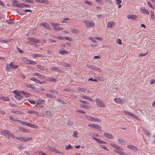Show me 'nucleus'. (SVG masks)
I'll use <instances>...</instances> for the list:
<instances>
[{
    "mask_svg": "<svg viewBox=\"0 0 155 155\" xmlns=\"http://www.w3.org/2000/svg\"><path fill=\"white\" fill-rule=\"evenodd\" d=\"M28 41L27 42L28 43H29L31 45H34L35 43H39V40L35 38L31 37H29L28 38Z\"/></svg>",
    "mask_w": 155,
    "mask_h": 155,
    "instance_id": "f257e3e1",
    "label": "nucleus"
},
{
    "mask_svg": "<svg viewBox=\"0 0 155 155\" xmlns=\"http://www.w3.org/2000/svg\"><path fill=\"white\" fill-rule=\"evenodd\" d=\"M95 101L97 106L101 107H105V105L103 101L99 99H96Z\"/></svg>",
    "mask_w": 155,
    "mask_h": 155,
    "instance_id": "f03ea898",
    "label": "nucleus"
},
{
    "mask_svg": "<svg viewBox=\"0 0 155 155\" xmlns=\"http://www.w3.org/2000/svg\"><path fill=\"white\" fill-rule=\"evenodd\" d=\"M16 139L18 140L23 142L28 141L32 139L31 138L25 137H17Z\"/></svg>",
    "mask_w": 155,
    "mask_h": 155,
    "instance_id": "7ed1b4c3",
    "label": "nucleus"
},
{
    "mask_svg": "<svg viewBox=\"0 0 155 155\" xmlns=\"http://www.w3.org/2000/svg\"><path fill=\"white\" fill-rule=\"evenodd\" d=\"M88 126L93 128H96L98 130H100L101 127L100 126L98 125L95 124H88Z\"/></svg>",
    "mask_w": 155,
    "mask_h": 155,
    "instance_id": "20e7f679",
    "label": "nucleus"
},
{
    "mask_svg": "<svg viewBox=\"0 0 155 155\" xmlns=\"http://www.w3.org/2000/svg\"><path fill=\"white\" fill-rule=\"evenodd\" d=\"M85 23L87 24V25L88 24V25H87V27H93L95 25L94 22L92 21H88L85 22Z\"/></svg>",
    "mask_w": 155,
    "mask_h": 155,
    "instance_id": "39448f33",
    "label": "nucleus"
},
{
    "mask_svg": "<svg viewBox=\"0 0 155 155\" xmlns=\"http://www.w3.org/2000/svg\"><path fill=\"white\" fill-rule=\"evenodd\" d=\"M123 150V149L120 147V149H117L116 150H114V151L119 154L121 155H126V153L122 151L121 150Z\"/></svg>",
    "mask_w": 155,
    "mask_h": 155,
    "instance_id": "423d86ee",
    "label": "nucleus"
},
{
    "mask_svg": "<svg viewBox=\"0 0 155 155\" xmlns=\"http://www.w3.org/2000/svg\"><path fill=\"white\" fill-rule=\"evenodd\" d=\"M18 92L22 94L26 97H29L30 96V95L28 93H27L24 91H19Z\"/></svg>",
    "mask_w": 155,
    "mask_h": 155,
    "instance_id": "0eeeda50",
    "label": "nucleus"
},
{
    "mask_svg": "<svg viewBox=\"0 0 155 155\" xmlns=\"http://www.w3.org/2000/svg\"><path fill=\"white\" fill-rule=\"evenodd\" d=\"M114 101L116 103L118 104H122L123 103V100L120 98H115L114 99Z\"/></svg>",
    "mask_w": 155,
    "mask_h": 155,
    "instance_id": "6e6552de",
    "label": "nucleus"
},
{
    "mask_svg": "<svg viewBox=\"0 0 155 155\" xmlns=\"http://www.w3.org/2000/svg\"><path fill=\"white\" fill-rule=\"evenodd\" d=\"M140 11L141 12L145 14L149 15V11L147 9H145V7H142L140 8Z\"/></svg>",
    "mask_w": 155,
    "mask_h": 155,
    "instance_id": "1a4fd4ad",
    "label": "nucleus"
},
{
    "mask_svg": "<svg viewBox=\"0 0 155 155\" xmlns=\"http://www.w3.org/2000/svg\"><path fill=\"white\" fill-rule=\"evenodd\" d=\"M15 97L17 100H18L22 99L23 98V96L18 93L16 94L15 95Z\"/></svg>",
    "mask_w": 155,
    "mask_h": 155,
    "instance_id": "9d476101",
    "label": "nucleus"
},
{
    "mask_svg": "<svg viewBox=\"0 0 155 155\" xmlns=\"http://www.w3.org/2000/svg\"><path fill=\"white\" fill-rule=\"evenodd\" d=\"M137 16L135 15H129L127 16V18L128 19H131L133 20H135L137 18Z\"/></svg>",
    "mask_w": 155,
    "mask_h": 155,
    "instance_id": "9b49d317",
    "label": "nucleus"
},
{
    "mask_svg": "<svg viewBox=\"0 0 155 155\" xmlns=\"http://www.w3.org/2000/svg\"><path fill=\"white\" fill-rule=\"evenodd\" d=\"M127 147L128 148L134 151H136L138 150V148L137 147L135 146H132L131 145H127Z\"/></svg>",
    "mask_w": 155,
    "mask_h": 155,
    "instance_id": "f8f14e48",
    "label": "nucleus"
},
{
    "mask_svg": "<svg viewBox=\"0 0 155 155\" xmlns=\"http://www.w3.org/2000/svg\"><path fill=\"white\" fill-rule=\"evenodd\" d=\"M104 135L106 137H107L109 139H113V136L112 135L107 133H104Z\"/></svg>",
    "mask_w": 155,
    "mask_h": 155,
    "instance_id": "ddd939ff",
    "label": "nucleus"
},
{
    "mask_svg": "<svg viewBox=\"0 0 155 155\" xmlns=\"http://www.w3.org/2000/svg\"><path fill=\"white\" fill-rule=\"evenodd\" d=\"M81 97L83 99L88 100L91 101H94V100L92 98L85 95H82Z\"/></svg>",
    "mask_w": 155,
    "mask_h": 155,
    "instance_id": "4468645a",
    "label": "nucleus"
},
{
    "mask_svg": "<svg viewBox=\"0 0 155 155\" xmlns=\"http://www.w3.org/2000/svg\"><path fill=\"white\" fill-rule=\"evenodd\" d=\"M40 25L44 26L45 28L47 29H49L50 28L49 25L46 23H42Z\"/></svg>",
    "mask_w": 155,
    "mask_h": 155,
    "instance_id": "2eb2a0df",
    "label": "nucleus"
},
{
    "mask_svg": "<svg viewBox=\"0 0 155 155\" xmlns=\"http://www.w3.org/2000/svg\"><path fill=\"white\" fill-rule=\"evenodd\" d=\"M50 69L52 70L55 71L59 72H62V71L61 70L57 67H52L50 68Z\"/></svg>",
    "mask_w": 155,
    "mask_h": 155,
    "instance_id": "dca6fc26",
    "label": "nucleus"
},
{
    "mask_svg": "<svg viewBox=\"0 0 155 155\" xmlns=\"http://www.w3.org/2000/svg\"><path fill=\"white\" fill-rule=\"evenodd\" d=\"M61 65L62 66L67 67H71V65L65 62L61 63Z\"/></svg>",
    "mask_w": 155,
    "mask_h": 155,
    "instance_id": "f3484780",
    "label": "nucleus"
},
{
    "mask_svg": "<svg viewBox=\"0 0 155 155\" xmlns=\"http://www.w3.org/2000/svg\"><path fill=\"white\" fill-rule=\"evenodd\" d=\"M23 5L24 4L22 3H19L18 4H12L13 6L17 7H22Z\"/></svg>",
    "mask_w": 155,
    "mask_h": 155,
    "instance_id": "a211bd4d",
    "label": "nucleus"
},
{
    "mask_svg": "<svg viewBox=\"0 0 155 155\" xmlns=\"http://www.w3.org/2000/svg\"><path fill=\"white\" fill-rule=\"evenodd\" d=\"M114 22L112 21H109L108 23L107 26L108 27L112 28L114 26Z\"/></svg>",
    "mask_w": 155,
    "mask_h": 155,
    "instance_id": "6ab92c4d",
    "label": "nucleus"
},
{
    "mask_svg": "<svg viewBox=\"0 0 155 155\" xmlns=\"http://www.w3.org/2000/svg\"><path fill=\"white\" fill-rule=\"evenodd\" d=\"M17 121L20 123L21 124L23 125H25L28 126L29 123L28 122H25L19 120H17Z\"/></svg>",
    "mask_w": 155,
    "mask_h": 155,
    "instance_id": "aec40b11",
    "label": "nucleus"
},
{
    "mask_svg": "<svg viewBox=\"0 0 155 155\" xmlns=\"http://www.w3.org/2000/svg\"><path fill=\"white\" fill-rule=\"evenodd\" d=\"M59 53L61 54L64 55L65 54H68V52L67 50H60L59 51Z\"/></svg>",
    "mask_w": 155,
    "mask_h": 155,
    "instance_id": "412c9836",
    "label": "nucleus"
},
{
    "mask_svg": "<svg viewBox=\"0 0 155 155\" xmlns=\"http://www.w3.org/2000/svg\"><path fill=\"white\" fill-rule=\"evenodd\" d=\"M26 86L27 87L33 89L34 90H35L36 89V87H35L31 84H27L26 85Z\"/></svg>",
    "mask_w": 155,
    "mask_h": 155,
    "instance_id": "4be33fe9",
    "label": "nucleus"
},
{
    "mask_svg": "<svg viewBox=\"0 0 155 155\" xmlns=\"http://www.w3.org/2000/svg\"><path fill=\"white\" fill-rule=\"evenodd\" d=\"M14 64L13 62H11L9 65L7 64L6 66L7 68L10 69V68H13Z\"/></svg>",
    "mask_w": 155,
    "mask_h": 155,
    "instance_id": "5701e85b",
    "label": "nucleus"
},
{
    "mask_svg": "<svg viewBox=\"0 0 155 155\" xmlns=\"http://www.w3.org/2000/svg\"><path fill=\"white\" fill-rule=\"evenodd\" d=\"M51 25L53 27L54 30L55 28H57V27L59 26L60 25V24H55L53 22H51Z\"/></svg>",
    "mask_w": 155,
    "mask_h": 155,
    "instance_id": "b1692460",
    "label": "nucleus"
},
{
    "mask_svg": "<svg viewBox=\"0 0 155 155\" xmlns=\"http://www.w3.org/2000/svg\"><path fill=\"white\" fill-rule=\"evenodd\" d=\"M110 145L111 146L113 147L116 149H120V147L119 146H118L117 145H116L115 144L113 143H110Z\"/></svg>",
    "mask_w": 155,
    "mask_h": 155,
    "instance_id": "393cba45",
    "label": "nucleus"
},
{
    "mask_svg": "<svg viewBox=\"0 0 155 155\" xmlns=\"http://www.w3.org/2000/svg\"><path fill=\"white\" fill-rule=\"evenodd\" d=\"M27 113L29 114H37L38 112L34 110H28L27 111Z\"/></svg>",
    "mask_w": 155,
    "mask_h": 155,
    "instance_id": "a878e982",
    "label": "nucleus"
},
{
    "mask_svg": "<svg viewBox=\"0 0 155 155\" xmlns=\"http://www.w3.org/2000/svg\"><path fill=\"white\" fill-rule=\"evenodd\" d=\"M37 67L38 68H39V69H40V70H47L46 68V69L44 68H45L44 66H41L40 65H37Z\"/></svg>",
    "mask_w": 155,
    "mask_h": 155,
    "instance_id": "bb28decb",
    "label": "nucleus"
},
{
    "mask_svg": "<svg viewBox=\"0 0 155 155\" xmlns=\"http://www.w3.org/2000/svg\"><path fill=\"white\" fill-rule=\"evenodd\" d=\"M92 121H96V122H100L101 121V120L100 119L96 117H93L92 119Z\"/></svg>",
    "mask_w": 155,
    "mask_h": 155,
    "instance_id": "cd10ccee",
    "label": "nucleus"
},
{
    "mask_svg": "<svg viewBox=\"0 0 155 155\" xmlns=\"http://www.w3.org/2000/svg\"><path fill=\"white\" fill-rule=\"evenodd\" d=\"M51 150L59 154H61V152L59 151L57 149L55 148H53Z\"/></svg>",
    "mask_w": 155,
    "mask_h": 155,
    "instance_id": "c85d7f7f",
    "label": "nucleus"
},
{
    "mask_svg": "<svg viewBox=\"0 0 155 155\" xmlns=\"http://www.w3.org/2000/svg\"><path fill=\"white\" fill-rule=\"evenodd\" d=\"M29 60H28L25 58H22V61H24V62L25 63L27 64H29V63L30 61Z\"/></svg>",
    "mask_w": 155,
    "mask_h": 155,
    "instance_id": "c756f323",
    "label": "nucleus"
},
{
    "mask_svg": "<svg viewBox=\"0 0 155 155\" xmlns=\"http://www.w3.org/2000/svg\"><path fill=\"white\" fill-rule=\"evenodd\" d=\"M130 116L134 118H135L136 119L140 120L139 119V118L135 114H133L132 113L130 115Z\"/></svg>",
    "mask_w": 155,
    "mask_h": 155,
    "instance_id": "7c9ffc66",
    "label": "nucleus"
},
{
    "mask_svg": "<svg viewBox=\"0 0 155 155\" xmlns=\"http://www.w3.org/2000/svg\"><path fill=\"white\" fill-rule=\"evenodd\" d=\"M80 106L82 107L86 108V109H89L90 107L87 105H85L82 104H81Z\"/></svg>",
    "mask_w": 155,
    "mask_h": 155,
    "instance_id": "2f4dec72",
    "label": "nucleus"
},
{
    "mask_svg": "<svg viewBox=\"0 0 155 155\" xmlns=\"http://www.w3.org/2000/svg\"><path fill=\"white\" fill-rule=\"evenodd\" d=\"M151 14V17L152 20H153L155 18V16L154 12L153 11H151L150 12Z\"/></svg>",
    "mask_w": 155,
    "mask_h": 155,
    "instance_id": "473e14b6",
    "label": "nucleus"
},
{
    "mask_svg": "<svg viewBox=\"0 0 155 155\" xmlns=\"http://www.w3.org/2000/svg\"><path fill=\"white\" fill-rule=\"evenodd\" d=\"M28 127H33L34 128H37V125L34 124H32L30 123H29Z\"/></svg>",
    "mask_w": 155,
    "mask_h": 155,
    "instance_id": "72a5a7b5",
    "label": "nucleus"
},
{
    "mask_svg": "<svg viewBox=\"0 0 155 155\" xmlns=\"http://www.w3.org/2000/svg\"><path fill=\"white\" fill-rule=\"evenodd\" d=\"M33 56L35 57H44V56L42 54H34Z\"/></svg>",
    "mask_w": 155,
    "mask_h": 155,
    "instance_id": "f704fd0d",
    "label": "nucleus"
},
{
    "mask_svg": "<svg viewBox=\"0 0 155 155\" xmlns=\"http://www.w3.org/2000/svg\"><path fill=\"white\" fill-rule=\"evenodd\" d=\"M46 113L47 114L49 117H52L53 115L51 111H47Z\"/></svg>",
    "mask_w": 155,
    "mask_h": 155,
    "instance_id": "c9c22d12",
    "label": "nucleus"
},
{
    "mask_svg": "<svg viewBox=\"0 0 155 155\" xmlns=\"http://www.w3.org/2000/svg\"><path fill=\"white\" fill-rule=\"evenodd\" d=\"M71 31L72 33H74L77 34L78 32V30L76 29H73V28L71 29Z\"/></svg>",
    "mask_w": 155,
    "mask_h": 155,
    "instance_id": "e433bc0d",
    "label": "nucleus"
},
{
    "mask_svg": "<svg viewBox=\"0 0 155 155\" xmlns=\"http://www.w3.org/2000/svg\"><path fill=\"white\" fill-rule=\"evenodd\" d=\"M77 89L78 91H81V92H84L85 91H87V89H86V88H78Z\"/></svg>",
    "mask_w": 155,
    "mask_h": 155,
    "instance_id": "4c0bfd02",
    "label": "nucleus"
},
{
    "mask_svg": "<svg viewBox=\"0 0 155 155\" xmlns=\"http://www.w3.org/2000/svg\"><path fill=\"white\" fill-rule=\"evenodd\" d=\"M93 139L96 140L98 143H101V140L100 139L95 137H93Z\"/></svg>",
    "mask_w": 155,
    "mask_h": 155,
    "instance_id": "58836bf2",
    "label": "nucleus"
},
{
    "mask_svg": "<svg viewBox=\"0 0 155 155\" xmlns=\"http://www.w3.org/2000/svg\"><path fill=\"white\" fill-rule=\"evenodd\" d=\"M147 4L148 5V6L151 8L152 9H154V7L152 5L151 3L149 2H147Z\"/></svg>",
    "mask_w": 155,
    "mask_h": 155,
    "instance_id": "ea45409f",
    "label": "nucleus"
},
{
    "mask_svg": "<svg viewBox=\"0 0 155 155\" xmlns=\"http://www.w3.org/2000/svg\"><path fill=\"white\" fill-rule=\"evenodd\" d=\"M9 132L7 130H5L4 132H2V134L5 135H8Z\"/></svg>",
    "mask_w": 155,
    "mask_h": 155,
    "instance_id": "a19ab883",
    "label": "nucleus"
},
{
    "mask_svg": "<svg viewBox=\"0 0 155 155\" xmlns=\"http://www.w3.org/2000/svg\"><path fill=\"white\" fill-rule=\"evenodd\" d=\"M63 28L61 27H59L58 28H55L54 30L56 31H59L63 30Z\"/></svg>",
    "mask_w": 155,
    "mask_h": 155,
    "instance_id": "79ce46f5",
    "label": "nucleus"
},
{
    "mask_svg": "<svg viewBox=\"0 0 155 155\" xmlns=\"http://www.w3.org/2000/svg\"><path fill=\"white\" fill-rule=\"evenodd\" d=\"M20 130L25 132H29L28 130L24 128H21Z\"/></svg>",
    "mask_w": 155,
    "mask_h": 155,
    "instance_id": "37998d69",
    "label": "nucleus"
},
{
    "mask_svg": "<svg viewBox=\"0 0 155 155\" xmlns=\"http://www.w3.org/2000/svg\"><path fill=\"white\" fill-rule=\"evenodd\" d=\"M34 74L38 77H41V78H42V77H43V76L41 74H39L38 73H34Z\"/></svg>",
    "mask_w": 155,
    "mask_h": 155,
    "instance_id": "c03bdc74",
    "label": "nucleus"
},
{
    "mask_svg": "<svg viewBox=\"0 0 155 155\" xmlns=\"http://www.w3.org/2000/svg\"><path fill=\"white\" fill-rule=\"evenodd\" d=\"M30 79L32 80V81H34L35 82L38 83V82H39V80L37 79H35V78L33 77H31L30 78Z\"/></svg>",
    "mask_w": 155,
    "mask_h": 155,
    "instance_id": "a18cd8bd",
    "label": "nucleus"
},
{
    "mask_svg": "<svg viewBox=\"0 0 155 155\" xmlns=\"http://www.w3.org/2000/svg\"><path fill=\"white\" fill-rule=\"evenodd\" d=\"M0 41L3 43L8 42L10 41V40H0Z\"/></svg>",
    "mask_w": 155,
    "mask_h": 155,
    "instance_id": "49530a36",
    "label": "nucleus"
},
{
    "mask_svg": "<svg viewBox=\"0 0 155 155\" xmlns=\"http://www.w3.org/2000/svg\"><path fill=\"white\" fill-rule=\"evenodd\" d=\"M4 101H9V98L8 97H2V99Z\"/></svg>",
    "mask_w": 155,
    "mask_h": 155,
    "instance_id": "de8ad7c7",
    "label": "nucleus"
},
{
    "mask_svg": "<svg viewBox=\"0 0 155 155\" xmlns=\"http://www.w3.org/2000/svg\"><path fill=\"white\" fill-rule=\"evenodd\" d=\"M45 102V101L42 99L38 100V101L37 103L38 104H41L42 103H43Z\"/></svg>",
    "mask_w": 155,
    "mask_h": 155,
    "instance_id": "09e8293b",
    "label": "nucleus"
},
{
    "mask_svg": "<svg viewBox=\"0 0 155 155\" xmlns=\"http://www.w3.org/2000/svg\"><path fill=\"white\" fill-rule=\"evenodd\" d=\"M78 134V132L77 131H74V134H73V137H77L78 136H77V135Z\"/></svg>",
    "mask_w": 155,
    "mask_h": 155,
    "instance_id": "8fccbe9b",
    "label": "nucleus"
},
{
    "mask_svg": "<svg viewBox=\"0 0 155 155\" xmlns=\"http://www.w3.org/2000/svg\"><path fill=\"white\" fill-rule=\"evenodd\" d=\"M86 119H87L88 120L92 121V119L93 118V117H92L87 116H86Z\"/></svg>",
    "mask_w": 155,
    "mask_h": 155,
    "instance_id": "3c124183",
    "label": "nucleus"
},
{
    "mask_svg": "<svg viewBox=\"0 0 155 155\" xmlns=\"http://www.w3.org/2000/svg\"><path fill=\"white\" fill-rule=\"evenodd\" d=\"M124 112L127 115H128L130 116L131 115V114L132 113L129 112L128 111H124Z\"/></svg>",
    "mask_w": 155,
    "mask_h": 155,
    "instance_id": "603ef678",
    "label": "nucleus"
},
{
    "mask_svg": "<svg viewBox=\"0 0 155 155\" xmlns=\"http://www.w3.org/2000/svg\"><path fill=\"white\" fill-rule=\"evenodd\" d=\"M93 70H95L96 71H99L100 72H101V70L100 68H99L95 67H94Z\"/></svg>",
    "mask_w": 155,
    "mask_h": 155,
    "instance_id": "864d4df0",
    "label": "nucleus"
},
{
    "mask_svg": "<svg viewBox=\"0 0 155 155\" xmlns=\"http://www.w3.org/2000/svg\"><path fill=\"white\" fill-rule=\"evenodd\" d=\"M86 66H87V67L88 68H89L91 69H92L93 70L94 69V66H93L92 65H90L87 64Z\"/></svg>",
    "mask_w": 155,
    "mask_h": 155,
    "instance_id": "5fc2aeb1",
    "label": "nucleus"
},
{
    "mask_svg": "<svg viewBox=\"0 0 155 155\" xmlns=\"http://www.w3.org/2000/svg\"><path fill=\"white\" fill-rule=\"evenodd\" d=\"M64 91L67 92H71L73 91V90L71 89H64Z\"/></svg>",
    "mask_w": 155,
    "mask_h": 155,
    "instance_id": "6e6d98bb",
    "label": "nucleus"
},
{
    "mask_svg": "<svg viewBox=\"0 0 155 155\" xmlns=\"http://www.w3.org/2000/svg\"><path fill=\"white\" fill-rule=\"evenodd\" d=\"M11 112L13 113H18V114H21L22 112L20 111H15V110H12L11 111Z\"/></svg>",
    "mask_w": 155,
    "mask_h": 155,
    "instance_id": "4d7b16f0",
    "label": "nucleus"
},
{
    "mask_svg": "<svg viewBox=\"0 0 155 155\" xmlns=\"http://www.w3.org/2000/svg\"><path fill=\"white\" fill-rule=\"evenodd\" d=\"M101 147H102V148L105 149V150H108V148L105 147V146L103 145H101L100 146Z\"/></svg>",
    "mask_w": 155,
    "mask_h": 155,
    "instance_id": "13d9d810",
    "label": "nucleus"
},
{
    "mask_svg": "<svg viewBox=\"0 0 155 155\" xmlns=\"http://www.w3.org/2000/svg\"><path fill=\"white\" fill-rule=\"evenodd\" d=\"M148 51H147L146 53L145 54H143V53H140L139 54V55L141 57H143L144 56H145L146 55H147V53H148Z\"/></svg>",
    "mask_w": 155,
    "mask_h": 155,
    "instance_id": "bf43d9fd",
    "label": "nucleus"
},
{
    "mask_svg": "<svg viewBox=\"0 0 155 155\" xmlns=\"http://www.w3.org/2000/svg\"><path fill=\"white\" fill-rule=\"evenodd\" d=\"M69 20V19L68 18H64L62 21V23H66V21H68Z\"/></svg>",
    "mask_w": 155,
    "mask_h": 155,
    "instance_id": "052dcab7",
    "label": "nucleus"
},
{
    "mask_svg": "<svg viewBox=\"0 0 155 155\" xmlns=\"http://www.w3.org/2000/svg\"><path fill=\"white\" fill-rule=\"evenodd\" d=\"M117 43L119 45H121L122 44L121 42V40L120 39H117Z\"/></svg>",
    "mask_w": 155,
    "mask_h": 155,
    "instance_id": "680f3d73",
    "label": "nucleus"
},
{
    "mask_svg": "<svg viewBox=\"0 0 155 155\" xmlns=\"http://www.w3.org/2000/svg\"><path fill=\"white\" fill-rule=\"evenodd\" d=\"M29 102L31 103V104H35L36 103V102L35 101H33V100H28Z\"/></svg>",
    "mask_w": 155,
    "mask_h": 155,
    "instance_id": "e2e57ef3",
    "label": "nucleus"
},
{
    "mask_svg": "<svg viewBox=\"0 0 155 155\" xmlns=\"http://www.w3.org/2000/svg\"><path fill=\"white\" fill-rule=\"evenodd\" d=\"M29 63V64H36V62L35 61H31V60H30Z\"/></svg>",
    "mask_w": 155,
    "mask_h": 155,
    "instance_id": "0e129e2a",
    "label": "nucleus"
},
{
    "mask_svg": "<svg viewBox=\"0 0 155 155\" xmlns=\"http://www.w3.org/2000/svg\"><path fill=\"white\" fill-rule=\"evenodd\" d=\"M8 135H9L11 137L13 138H15V136L12 133H11L10 132H9Z\"/></svg>",
    "mask_w": 155,
    "mask_h": 155,
    "instance_id": "69168bd1",
    "label": "nucleus"
},
{
    "mask_svg": "<svg viewBox=\"0 0 155 155\" xmlns=\"http://www.w3.org/2000/svg\"><path fill=\"white\" fill-rule=\"evenodd\" d=\"M73 147L70 145H69L68 146H66L65 149H70L72 148Z\"/></svg>",
    "mask_w": 155,
    "mask_h": 155,
    "instance_id": "338daca9",
    "label": "nucleus"
},
{
    "mask_svg": "<svg viewBox=\"0 0 155 155\" xmlns=\"http://www.w3.org/2000/svg\"><path fill=\"white\" fill-rule=\"evenodd\" d=\"M90 39L94 43H96V41L94 39V38L92 37H91L90 38Z\"/></svg>",
    "mask_w": 155,
    "mask_h": 155,
    "instance_id": "774afa93",
    "label": "nucleus"
}]
</instances>
